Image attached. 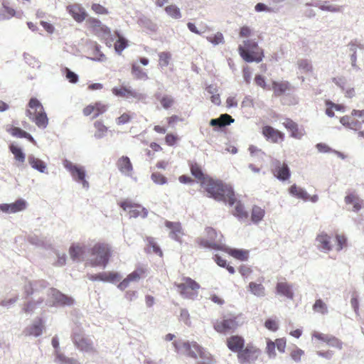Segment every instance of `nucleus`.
Instances as JSON below:
<instances>
[{"mask_svg": "<svg viewBox=\"0 0 364 364\" xmlns=\"http://www.w3.org/2000/svg\"><path fill=\"white\" fill-rule=\"evenodd\" d=\"M87 255L90 257L87 259L88 263L92 267L102 266L105 268L109 262L111 252L107 244L97 242L92 247H88Z\"/></svg>", "mask_w": 364, "mask_h": 364, "instance_id": "2", "label": "nucleus"}, {"mask_svg": "<svg viewBox=\"0 0 364 364\" xmlns=\"http://www.w3.org/2000/svg\"><path fill=\"white\" fill-rule=\"evenodd\" d=\"M3 9L0 10V21L9 19L16 14L14 9L9 7L5 1L2 2Z\"/></svg>", "mask_w": 364, "mask_h": 364, "instance_id": "40", "label": "nucleus"}, {"mask_svg": "<svg viewBox=\"0 0 364 364\" xmlns=\"http://www.w3.org/2000/svg\"><path fill=\"white\" fill-rule=\"evenodd\" d=\"M101 46L95 43L92 51L93 57L88 58L91 60L97 62H104L106 60L105 54L100 50Z\"/></svg>", "mask_w": 364, "mask_h": 364, "instance_id": "48", "label": "nucleus"}, {"mask_svg": "<svg viewBox=\"0 0 364 364\" xmlns=\"http://www.w3.org/2000/svg\"><path fill=\"white\" fill-rule=\"evenodd\" d=\"M264 216V210L259 206L254 205L251 213V220L252 223L257 224Z\"/></svg>", "mask_w": 364, "mask_h": 364, "instance_id": "41", "label": "nucleus"}, {"mask_svg": "<svg viewBox=\"0 0 364 364\" xmlns=\"http://www.w3.org/2000/svg\"><path fill=\"white\" fill-rule=\"evenodd\" d=\"M191 174L199 180H201V186L204 188L208 197L216 200L228 203L232 206L236 198L235 191L231 186L227 185L219 180H214L211 178L205 177L201 167L196 163L191 164Z\"/></svg>", "mask_w": 364, "mask_h": 364, "instance_id": "1", "label": "nucleus"}, {"mask_svg": "<svg viewBox=\"0 0 364 364\" xmlns=\"http://www.w3.org/2000/svg\"><path fill=\"white\" fill-rule=\"evenodd\" d=\"M233 215L238 218L240 220L247 219L248 213L245 210L244 205L239 201L237 203Z\"/></svg>", "mask_w": 364, "mask_h": 364, "instance_id": "49", "label": "nucleus"}, {"mask_svg": "<svg viewBox=\"0 0 364 364\" xmlns=\"http://www.w3.org/2000/svg\"><path fill=\"white\" fill-rule=\"evenodd\" d=\"M183 348L186 354L189 357L197 358L198 355H199L201 360L198 361L197 364H213L214 358L212 355L196 342H183Z\"/></svg>", "mask_w": 364, "mask_h": 364, "instance_id": "3", "label": "nucleus"}, {"mask_svg": "<svg viewBox=\"0 0 364 364\" xmlns=\"http://www.w3.org/2000/svg\"><path fill=\"white\" fill-rule=\"evenodd\" d=\"M65 77L66 79L73 84H75L79 80V76L75 72L72 71L69 68H65Z\"/></svg>", "mask_w": 364, "mask_h": 364, "instance_id": "58", "label": "nucleus"}, {"mask_svg": "<svg viewBox=\"0 0 364 364\" xmlns=\"http://www.w3.org/2000/svg\"><path fill=\"white\" fill-rule=\"evenodd\" d=\"M226 251L230 255L240 261H247L248 259V250L237 248H228Z\"/></svg>", "mask_w": 364, "mask_h": 364, "instance_id": "33", "label": "nucleus"}, {"mask_svg": "<svg viewBox=\"0 0 364 364\" xmlns=\"http://www.w3.org/2000/svg\"><path fill=\"white\" fill-rule=\"evenodd\" d=\"M88 252V247L72 244L69 248L70 258L75 262L83 261L85 259Z\"/></svg>", "mask_w": 364, "mask_h": 364, "instance_id": "15", "label": "nucleus"}, {"mask_svg": "<svg viewBox=\"0 0 364 364\" xmlns=\"http://www.w3.org/2000/svg\"><path fill=\"white\" fill-rule=\"evenodd\" d=\"M112 93L117 97H132L138 101H143L146 99V95L143 93H140L131 87L121 86L119 87H114L112 89Z\"/></svg>", "mask_w": 364, "mask_h": 364, "instance_id": "9", "label": "nucleus"}, {"mask_svg": "<svg viewBox=\"0 0 364 364\" xmlns=\"http://www.w3.org/2000/svg\"><path fill=\"white\" fill-rule=\"evenodd\" d=\"M132 74L137 80H146L149 77L146 74L138 65L136 63L132 65Z\"/></svg>", "mask_w": 364, "mask_h": 364, "instance_id": "45", "label": "nucleus"}, {"mask_svg": "<svg viewBox=\"0 0 364 364\" xmlns=\"http://www.w3.org/2000/svg\"><path fill=\"white\" fill-rule=\"evenodd\" d=\"M94 127L96 129V132L94 134V136L96 139H100L106 136L108 129L105 125H104V124L102 122H100V121L95 122Z\"/></svg>", "mask_w": 364, "mask_h": 364, "instance_id": "42", "label": "nucleus"}, {"mask_svg": "<svg viewBox=\"0 0 364 364\" xmlns=\"http://www.w3.org/2000/svg\"><path fill=\"white\" fill-rule=\"evenodd\" d=\"M298 66L300 70L304 72H309L311 70L312 66L308 60L301 59L298 61Z\"/></svg>", "mask_w": 364, "mask_h": 364, "instance_id": "62", "label": "nucleus"}, {"mask_svg": "<svg viewBox=\"0 0 364 364\" xmlns=\"http://www.w3.org/2000/svg\"><path fill=\"white\" fill-rule=\"evenodd\" d=\"M7 132L11 134L13 136L17 138H23L26 132L18 127H11L6 129Z\"/></svg>", "mask_w": 364, "mask_h": 364, "instance_id": "54", "label": "nucleus"}, {"mask_svg": "<svg viewBox=\"0 0 364 364\" xmlns=\"http://www.w3.org/2000/svg\"><path fill=\"white\" fill-rule=\"evenodd\" d=\"M184 281V283H180L176 285L177 289L183 297L191 298L193 294L189 292L188 289L197 290L200 288V285L190 277H185Z\"/></svg>", "mask_w": 364, "mask_h": 364, "instance_id": "13", "label": "nucleus"}, {"mask_svg": "<svg viewBox=\"0 0 364 364\" xmlns=\"http://www.w3.org/2000/svg\"><path fill=\"white\" fill-rule=\"evenodd\" d=\"M235 119L228 114H222L218 118L211 119L209 124L220 130L233 123Z\"/></svg>", "mask_w": 364, "mask_h": 364, "instance_id": "22", "label": "nucleus"}, {"mask_svg": "<svg viewBox=\"0 0 364 364\" xmlns=\"http://www.w3.org/2000/svg\"><path fill=\"white\" fill-rule=\"evenodd\" d=\"M238 50L242 58L247 63H260L264 57L263 51L261 50L260 53L253 50H246L243 49L242 46L238 47Z\"/></svg>", "mask_w": 364, "mask_h": 364, "instance_id": "18", "label": "nucleus"}, {"mask_svg": "<svg viewBox=\"0 0 364 364\" xmlns=\"http://www.w3.org/2000/svg\"><path fill=\"white\" fill-rule=\"evenodd\" d=\"M260 353V350L252 344H247L237 354V359L240 364H250L254 363Z\"/></svg>", "mask_w": 364, "mask_h": 364, "instance_id": "7", "label": "nucleus"}, {"mask_svg": "<svg viewBox=\"0 0 364 364\" xmlns=\"http://www.w3.org/2000/svg\"><path fill=\"white\" fill-rule=\"evenodd\" d=\"M87 277L92 282L100 281L110 283H114L121 278L119 274L115 272H103L98 274H88Z\"/></svg>", "mask_w": 364, "mask_h": 364, "instance_id": "14", "label": "nucleus"}, {"mask_svg": "<svg viewBox=\"0 0 364 364\" xmlns=\"http://www.w3.org/2000/svg\"><path fill=\"white\" fill-rule=\"evenodd\" d=\"M28 242L37 247H41L46 249L48 247V244L46 239L43 237H39L36 235H30L27 237Z\"/></svg>", "mask_w": 364, "mask_h": 364, "instance_id": "36", "label": "nucleus"}, {"mask_svg": "<svg viewBox=\"0 0 364 364\" xmlns=\"http://www.w3.org/2000/svg\"><path fill=\"white\" fill-rule=\"evenodd\" d=\"M68 11L72 15L73 18L77 22L83 21L87 16V14L85 9L80 8L77 5L68 6Z\"/></svg>", "mask_w": 364, "mask_h": 364, "instance_id": "30", "label": "nucleus"}, {"mask_svg": "<svg viewBox=\"0 0 364 364\" xmlns=\"http://www.w3.org/2000/svg\"><path fill=\"white\" fill-rule=\"evenodd\" d=\"M208 239L200 238L198 244L200 246L215 250H225V246L223 243V237L221 233H218L214 228L208 227L205 229Z\"/></svg>", "mask_w": 364, "mask_h": 364, "instance_id": "4", "label": "nucleus"}, {"mask_svg": "<svg viewBox=\"0 0 364 364\" xmlns=\"http://www.w3.org/2000/svg\"><path fill=\"white\" fill-rule=\"evenodd\" d=\"M119 205L124 210L130 209V217L137 218L140 216L142 218H146L148 216V210L146 208L139 204L132 203L130 200H125L122 201Z\"/></svg>", "mask_w": 364, "mask_h": 364, "instance_id": "10", "label": "nucleus"}, {"mask_svg": "<svg viewBox=\"0 0 364 364\" xmlns=\"http://www.w3.org/2000/svg\"><path fill=\"white\" fill-rule=\"evenodd\" d=\"M248 290L257 296H264L265 295V289L262 284H257L253 282H250Z\"/></svg>", "mask_w": 364, "mask_h": 364, "instance_id": "39", "label": "nucleus"}, {"mask_svg": "<svg viewBox=\"0 0 364 364\" xmlns=\"http://www.w3.org/2000/svg\"><path fill=\"white\" fill-rule=\"evenodd\" d=\"M272 5H267L264 3H257L255 6V10L257 12H267V13H275L278 11V9Z\"/></svg>", "mask_w": 364, "mask_h": 364, "instance_id": "50", "label": "nucleus"}, {"mask_svg": "<svg viewBox=\"0 0 364 364\" xmlns=\"http://www.w3.org/2000/svg\"><path fill=\"white\" fill-rule=\"evenodd\" d=\"M277 293L287 299H292L294 298V291L291 285L287 282H278L276 287Z\"/></svg>", "mask_w": 364, "mask_h": 364, "instance_id": "29", "label": "nucleus"}, {"mask_svg": "<svg viewBox=\"0 0 364 364\" xmlns=\"http://www.w3.org/2000/svg\"><path fill=\"white\" fill-rule=\"evenodd\" d=\"M49 295L53 299L54 305H59L61 306H72L74 304V299L59 290L51 288L50 289Z\"/></svg>", "mask_w": 364, "mask_h": 364, "instance_id": "12", "label": "nucleus"}, {"mask_svg": "<svg viewBox=\"0 0 364 364\" xmlns=\"http://www.w3.org/2000/svg\"><path fill=\"white\" fill-rule=\"evenodd\" d=\"M72 341L76 348L80 351L87 353L91 352L93 349L92 341L81 333L73 332Z\"/></svg>", "mask_w": 364, "mask_h": 364, "instance_id": "11", "label": "nucleus"}, {"mask_svg": "<svg viewBox=\"0 0 364 364\" xmlns=\"http://www.w3.org/2000/svg\"><path fill=\"white\" fill-rule=\"evenodd\" d=\"M272 171L274 176L281 181H286L291 177V171L286 163H282L277 159H274L271 164Z\"/></svg>", "mask_w": 364, "mask_h": 364, "instance_id": "8", "label": "nucleus"}, {"mask_svg": "<svg viewBox=\"0 0 364 364\" xmlns=\"http://www.w3.org/2000/svg\"><path fill=\"white\" fill-rule=\"evenodd\" d=\"M275 348L274 342L268 339L267 341L266 351L269 358H274L276 356Z\"/></svg>", "mask_w": 364, "mask_h": 364, "instance_id": "60", "label": "nucleus"}, {"mask_svg": "<svg viewBox=\"0 0 364 364\" xmlns=\"http://www.w3.org/2000/svg\"><path fill=\"white\" fill-rule=\"evenodd\" d=\"M262 134L267 140L273 143L284 140V134L269 125L263 127Z\"/></svg>", "mask_w": 364, "mask_h": 364, "instance_id": "21", "label": "nucleus"}, {"mask_svg": "<svg viewBox=\"0 0 364 364\" xmlns=\"http://www.w3.org/2000/svg\"><path fill=\"white\" fill-rule=\"evenodd\" d=\"M91 26L96 30L101 31L103 34H109V28L97 18H91L89 19Z\"/></svg>", "mask_w": 364, "mask_h": 364, "instance_id": "43", "label": "nucleus"}, {"mask_svg": "<svg viewBox=\"0 0 364 364\" xmlns=\"http://www.w3.org/2000/svg\"><path fill=\"white\" fill-rule=\"evenodd\" d=\"M146 240L148 242V247L152 248L153 252H154L155 254H157L160 256H162V251H161L160 247L155 242L154 238L151 237H147Z\"/></svg>", "mask_w": 364, "mask_h": 364, "instance_id": "55", "label": "nucleus"}, {"mask_svg": "<svg viewBox=\"0 0 364 364\" xmlns=\"http://www.w3.org/2000/svg\"><path fill=\"white\" fill-rule=\"evenodd\" d=\"M165 11L172 18L179 19L182 17L180 9L175 4L166 6Z\"/></svg>", "mask_w": 364, "mask_h": 364, "instance_id": "44", "label": "nucleus"}, {"mask_svg": "<svg viewBox=\"0 0 364 364\" xmlns=\"http://www.w3.org/2000/svg\"><path fill=\"white\" fill-rule=\"evenodd\" d=\"M114 33L118 38L114 43L115 52L120 55L122 52L128 46V41L120 34L119 31H115Z\"/></svg>", "mask_w": 364, "mask_h": 364, "instance_id": "35", "label": "nucleus"}, {"mask_svg": "<svg viewBox=\"0 0 364 364\" xmlns=\"http://www.w3.org/2000/svg\"><path fill=\"white\" fill-rule=\"evenodd\" d=\"M245 323V318L242 315L231 316L218 321L214 324V329L220 333L228 334L234 332L239 326Z\"/></svg>", "mask_w": 364, "mask_h": 364, "instance_id": "5", "label": "nucleus"}, {"mask_svg": "<svg viewBox=\"0 0 364 364\" xmlns=\"http://www.w3.org/2000/svg\"><path fill=\"white\" fill-rule=\"evenodd\" d=\"M355 43L354 42H350L348 44V46L349 47V50L351 53L350 55L351 66H352V68L353 69H355L356 70H360V68L356 64V61H357V54H356L357 50H356V48H355Z\"/></svg>", "mask_w": 364, "mask_h": 364, "instance_id": "47", "label": "nucleus"}, {"mask_svg": "<svg viewBox=\"0 0 364 364\" xmlns=\"http://www.w3.org/2000/svg\"><path fill=\"white\" fill-rule=\"evenodd\" d=\"M55 361L58 364H80V363L77 359L67 357L60 351H57Z\"/></svg>", "mask_w": 364, "mask_h": 364, "instance_id": "38", "label": "nucleus"}, {"mask_svg": "<svg viewBox=\"0 0 364 364\" xmlns=\"http://www.w3.org/2000/svg\"><path fill=\"white\" fill-rule=\"evenodd\" d=\"M165 226L170 230L169 237L176 242L181 243V237L183 235L181 224L179 222L166 220Z\"/></svg>", "mask_w": 364, "mask_h": 364, "instance_id": "17", "label": "nucleus"}, {"mask_svg": "<svg viewBox=\"0 0 364 364\" xmlns=\"http://www.w3.org/2000/svg\"><path fill=\"white\" fill-rule=\"evenodd\" d=\"M28 106L29 108L35 109L36 113L38 110H44L41 102L36 97H31L28 102Z\"/></svg>", "mask_w": 364, "mask_h": 364, "instance_id": "57", "label": "nucleus"}, {"mask_svg": "<svg viewBox=\"0 0 364 364\" xmlns=\"http://www.w3.org/2000/svg\"><path fill=\"white\" fill-rule=\"evenodd\" d=\"M28 161L32 168L42 173H46L47 165L43 160L30 154L28 156Z\"/></svg>", "mask_w": 364, "mask_h": 364, "instance_id": "26", "label": "nucleus"}, {"mask_svg": "<svg viewBox=\"0 0 364 364\" xmlns=\"http://www.w3.org/2000/svg\"><path fill=\"white\" fill-rule=\"evenodd\" d=\"M290 195L297 198L302 199L305 201L309 200V194L306 191L304 188L297 186L296 184H293L289 188Z\"/></svg>", "mask_w": 364, "mask_h": 364, "instance_id": "32", "label": "nucleus"}, {"mask_svg": "<svg viewBox=\"0 0 364 364\" xmlns=\"http://www.w3.org/2000/svg\"><path fill=\"white\" fill-rule=\"evenodd\" d=\"M44 329V323L41 318H38L31 326L26 327L23 333L26 336H40Z\"/></svg>", "mask_w": 364, "mask_h": 364, "instance_id": "19", "label": "nucleus"}, {"mask_svg": "<svg viewBox=\"0 0 364 364\" xmlns=\"http://www.w3.org/2000/svg\"><path fill=\"white\" fill-rule=\"evenodd\" d=\"M117 166L120 173L125 176L131 177L133 171V166L130 159L127 156H122L117 161Z\"/></svg>", "mask_w": 364, "mask_h": 364, "instance_id": "23", "label": "nucleus"}, {"mask_svg": "<svg viewBox=\"0 0 364 364\" xmlns=\"http://www.w3.org/2000/svg\"><path fill=\"white\" fill-rule=\"evenodd\" d=\"M314 336L320 341L326 342L328 346L331 347H335L338 349L342 348V342L333 336L316 332L314 333Z\"/></svg>", "mask_w": 364, "mask_h": 364, "instance_id": "24", "label": "nucleus"}, {"mask_svg": "<svg viewBox=\"0 0 364 364\" xmlns=\"http://www.w3.org/2000/svg\"><path fill=\"white\" fill-rule=\"evenodd\" d=\"M345 202L346 204H353L352 210L356 213L361 210L364 205L363 200L353 193L348 194L345 197Z\"/></svg>", "mask_w": 364, "mask_h": 364, "instance_id": "28", "label": "nucleus"}, {"mask_svg": "<svg viewBox=\"0 0 364 364\" xmlns=\"http://www.w3.org/2000/svg\"><path fill=\"white\" fill-rule=\"evenodd\" d=\"M144 273V271L142 268H137L134 272L130 273L126 277L129 282H136L140 279L141 274Z\"/></svg>", "mask_w": 364, "mask_h": 364, "instance_id": "56", "label": "nucleus"}, {"mask_svg": "<svg viewBox=\"0 0 364 364\" xmlns=\"http://www.w3.org/2000/svg\"><path fill=\"white\" fill-rule=\"evenodd\" d=\"M9 151L13 154L14 159L16 161L22 163L25 161L26 154L21 147L14 144H11L9 145Z\"/></svg>", "mask_w": 364, "mask_h": 364, "instance_id": "37", "label": "nucleus"}, {"mask_svg": "<svg viewBox=\"0 0 364 364\" xmlns=\"http://www.w3.org/2000/svg\"><path fill=\"white\" fill-rule=\"evenodd\" d=\"M160 102L162 107L167 109L172 106L173 103V99L171 96L165 95L160 100Z\"/></svg>", "mask_w": 364, "mask_h": 364, "instance_id": "63", "label": "nucleus"}, {"mask_svg": "<svg viewBox=\"0 0 364 364\" xmlns=\"http://www.w3.org/2000/svg\"><path fill=\"white\" fill-rule=\"evenodd\" d=\"M23 59L26 64H28L29 66L32 68H40L41 67V63L33 56L31 55L30 54L27 53H24L23 54Z\"/></svg>", "mask_w": 364, "mask_h": 364, "instance_id": "53", "label": "nucleus"}, {"mask_svg": "<svg viewBox=\"0 0 364 364\" xmlns=\"http://www.w3.org/2000/svg\"><path fill=\"white\" fill-rule=\"evenodd\" d=\"M244 46L243 49H245L246 50H253L255 51V49L258 48V43L257 42L253 41V40H246L243 41Z\"/></svg>", "mask_w": 364, "mask_h": 364, "instance_id": "61", "label": "nucleus"}, {"mask_svg": "<svg viewBox=\"0 0 364 364\" xmlns=\"http://www.w3.org/2000/svg\"><path fill=\"white\" fill-rule=\"evenodd\" d=\"M33 122L38 128L45 129L48 124V118L45 110H39L36 113Z\"/></svg>", "mask_w": 364, "mask_h": 364, "instance_id": "34", "label": "nucleus"}, {"mask_svg": "<svg viewBox=\"0 0 364 364\" xmlns=\"http://www.w3.org/2000/svg\"><path fill=\"white\" fill-rule=\"evenodd\" d=\"M206 39L214 46L223 44L225 43L223 35L220 32L216 33L213 36H207Z\"/></svg>", "mask_w": 364, "mask_h": 364, "instance_id": "52", "label": "nucleus"}, {"mask_svg": "<svg viewBox=\"0 0 364 364\" xmlns=\"http://www.w3.org/2000/svg\"><path fill=\"white\" fill-rule=\"evenodd\" d=\"M264 326L269 331H276L278 329V324L272 318H267L265 321Z\"/></svg>", "mask_w": 364, "mask_h": 364, "instance_id": "64", "label": "nucleus"}, {"mask_svg": "<svg viewBox=\"0 0 364 364\" xmlns=\"http://www.w3.org/2000/svg\"><path fill=\"white\" fill-rule=\"evenodd\" d=\"M284 126L291 132V136L296 139H301L303 133L299 130L298 124L290 119H287L283 122Z\"/></svg>", "mask_w": 364, "mask_h": 364, "instance_id": "31", "label": "nucleus"}, {"mask_svg": "<svg viewBox=\"0 0 364 364\" xmlns=\"http://www.w3.org/2000/svg\"><path fill=\"white\" fill-rule=\"evenodd\" d=\"M272 87L274 93L277 95H281L284 94L289 88V83L288 82H273Z\"/></svg>", "mask_w": 364, "mask_h": 364, "instance_id": "46", "label": "nucleus"}, {"mask_svg": "<svg viewBox=\"0 0 364 364\" xmlns=\"http://www.w3.org/2000/svg\"><path fill=\"white\" fill-rule=\"evenodd\" d=\"M316 242L318 243V248L324 252H329L332 250L331 245V237L326 233H321L316 237Z\"/></svg>", "mask_w": 364, "mask_h": 364, "instance_id": "27", "label": "nucleus"}, {"mask_svg": "<svg viewBox=\"0 0 364 364\" xmlns=\"http://www.w3.org/2000/svg\"><path fill=\"white\" fill-rule=\"evenodd\" d=\"M313 310L316 312L321 313V314H328L327 306L321 299L316 300L313 305Z\"/></svg>", "mask_w": 364, "mask_h": 364, "instance_id": "51", "label": "nucleus"}, {"mask_svg": "<svg viewBox=\"0 0 364 364\" xmlns=\"http://www.w3.org/2000/svg\"><path fill=\"white\" fill-rule=\"evenodd\" d=\"M151 178L152 181L156 184L164 185L167 183L166 178L157 172L153 173L151 176Z\"/></svg>", "mask_w": 364, "mask_h": 364, "instance_id": "59", "label": "nucleus"}, {"mask_svg": "<svg viewBox=\"0 0 364 364\" xmlns=\"http://www.w3.org/2000/svg\"><path fill=\"white\" fill-rule=\"evenodd\" d=\"M306 6L318 7L322 11H326L333 13L341 11V6L329 4V1H323V4H321V1H316L314 3L307 2Z\"/></svg>", "mask_w": 364, "mask_h": 364, "instance_id": "25", "label": "nucleus"}, {"mask_svg": "<svg viewBox=\"0 0 364 364\" xmlns=\"http://www.w3.org/2000/svg\"><path fill=\"white\" fill-rule=\"evenodd\" d=\"M227 346L230 350L233 353H237L242 350L245 347V339L243 337L238 335H233L227 338Z\"/></svg>", "mask_w": 364, "mask_h": 364, "instance_id": "20", "label": "nucleus"}, {"mask_svg": "<svg viewBox=\"0 0 364 364\" xmlns=\"http://www.w3.org/2000/svg\"><path fill=\"white\" fill-rule=\"evenodd\" d=\"M27 202L22 198L18 199L11 203H1L0 210L6 213H15L26 208Z\"/></svg>", "mask_w": 364, "mask_h": 364, "instance_id": "16", "label": "nucleus"}, {"mask_svg": "<svg viewBox=\"0 0 364 364\" xmlns=\"http://www.w3.org/2000/svg\"><path fill=\"white\" fill-rule=\"evenodd\" d=\"M63 166L70 173L74 181L81 183L83 188L88 189L89 183L85 178L86 171L83 166L73 164L67 159L64 160Z\"/></svg>", "mask_w": 364, "mask_h": 364, "instance_id": "6", "label": "nucleus"}]
</instances>
